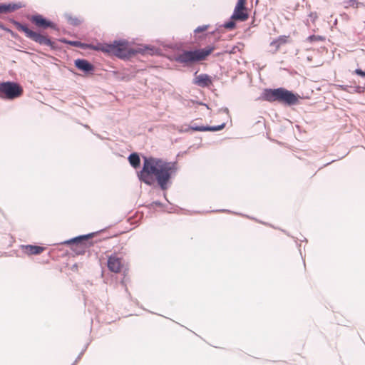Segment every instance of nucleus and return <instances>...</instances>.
<instances>
[{"label": "nucleus", "mask_w": 365, "mask_h": 365, "mask_svg": "<svg viewBox=\"0 0 365 365\" xmlns=\"http://www.w3.org/2000/svg\"><path fill=\"white\" fill-rule=\"evenodd\" d=\"M175 170L172 163L155 158H144L143 169L138 176L141 181L149 185L156 180L160 187L165 190Z\"/></svg>", "instance_id": "nucleus-1"}, {"label": "nucleus", "mask_w": 365, "mask_h": 365, "mask_svg": "<svg viewBox=\"0 0 365 365\" xmlns=\"http://www.w3.org/2000/svg\"><path fill=\"white\" fill-rule=\"evenodd\" d=\"M262 98L264 101L269 102L277 101L284 105L292 106L298 103L300 97L284 88H279L265 89L262 93Z\"/></svg>", "instance_id": "nucleus-2"}, {"label": "nucleus", "mask_w": 365, "mask_h": 365, "mask_svg": "<svg viewBox=\"0 0 365 365\" xmlns=\"http://www.w3.org/2000/svg\"><path fill=\"white\" fill-rule=\"evenodd\" d=\"M96 48L98 51L114 55L120 58H128L134 53L126 41H115L113 43H98V47Z\"/></svg>", "instance_id": "nucleus-3"}, {"label": "nucleus", "mask_w": 365, "mask_h": 365, "mask_svg": "<svg viewBox=\"0 0 365 365\" xmlns=\"http://www.w3.org/2000/svg\"><path fill=\"white\" fill-rule=\"evenodd\" d=\"M215 50V47L208 46L205 48L197 49L195 51H184L178 54L175 60L178 63L184 64H192L197 61L206 59Z\"/></svg>", "instance_id": "nucleus-4"}, {"label": "nucleus", "mask_w": 365, "mask_h": 365, "mask_svg": "<svg viewBox=\"0 0 365 365\" xmlns=\"http://www.w3.org/2000/svg\"><path fill=\"white\" fill-rule=\"evenodd\" d=\"M13 24L16 29L25 34V36L31 40L41 44L46 45L51 48H54V43L48 38V36L42 34L39 32L32 31L27 26L24 25L16 21H13Z\"/></svg>", "instance_id": "nucleus-5"}, {"label": "nucleus", "mask_w": 365, "mask_h": 365, "mask_svg": "<svg viewBox=\"0 0 365 365\" xmlns=\"http://www.w3.org/2000/svg\"><path fill=\"white\" fill-rule=\"evenodd\" d=\"M23 93V88L16 82L6 81L0 83L1 98L14 100L21 96Z\"/></svg>", "instance_id": "nucleus-6"}, {"label": "nucleus", "mask_w": 365, "mask_h": 365, "mask_svg": "<svg viewBox=\"0 0 365 365\" xmlns=\"http://www.w3.org/2000/svg\"><path fill=\"white\" fill-rule=\"evenodd\" d=\"M107 267L109 271L118 274L124 269L125 261L122 257L115 252L108 256Z\"/></svg>", "instance_id": "nucleus-7"}, {"label": "nucleus", "mask_w": 365, "mask_h": 365, "mask_svg": "<svg viewBox=\"0 0 365 365\" xmlns=\"http://www.w3.org/2000/svg\"><path fill=\"white\" fill-rule=\"evenodd\" d=\"M29 19L32 24L39 29H56V27L54 23L47 20L43 16L39 14L31 16Z\"/></svg>", "instance_id": "nucleus-8"}, {"label": "nucleus", "mask_w": 365, "mask_h": 365, "mask_svg": "<svg viewBox=\"0 0 365 365\" xmlns=\"http://www.w3.org/2000/svg\"><path fill=\"white\" fill-rule=\"evenodd\" d=\"M289 42V36H280L277 39L272 41L270 44V52L276 53L282 46L286 45Z\"/></svg>", "instance_id": "nucleus-9"}, {"label": "nucleus", "mask_w": 365, "mask_h": 365, "mask_svg": "<svg viewBox=\"0 0 365 365\" xmlns=\"http://www.w3.org/2000/svg\"><path fill=\"white\" fill-rule=\"evenodd\" d=\"M23 252L28 255H39L45 250V247L37 245H22Z\"/></svg>", "instance_id": "nucleus-10"}, {"label": "nucleus", "mask_w": 365, "mask_h": 365, "mask_svg": "<svg viewBox=\"0 0 365 365\" xmlns=\"http://www.w3.org/2000/svg\"><path fill=\"white\" fill-rule=\"evenodd\" d=\"M249 18V14L247 9L235 8L234 12L231 16V19L240 21H245Z\"/></svg>", "instance_id": "nucleus-11"}, {"label": "nucleus", "mask_w": 365, "mask_h": 365, "mask_svg": "<svg viewBox=\"0 0 365 365\" xmlns=\"http://www.w3.org/2000/svg\"><path fill=\"white\" fill-rule=\"evenodd\" d=\"M75 66L81 71L90 72L93 71L94 66L85 59H77L75 61Z\"/></svg>", "instance_id": "nucleus-12"}, {"label": "nucleus", "mask_w": 365, "mask_h": 365, "mask_svg": "<svg viewBox=\"0 0 365 365\" xmlns=\"http://www.w3.org/2000/svg\"><path fill=\"white\" fill-rule=\"evenodd\" d=\"M225 127V123L217 126H191L190 130L195 131H218Z\"/></svg>", "instance_id": "nucleus-13"}, {"label": "nucleus", "mask_w": 365, "mask_h": 365, "mask_svg": "<svg viewBox=\"0 0 365 365\" xmlns=\"http://www.w3.org/2000/svg\"><path fill=\"white\" fill-rule=\"evenodd\" d=\"M195 83L200 86L206 87L212 84V80L208 75L200 74L196 76Z\"/></svg>", "instance_id": "nucleus-14"}, {"label": "nucleus", "mask_w": 365, "mask_h": 365, "mask_svg": "<svg viewBox=\"0 0 365 365\" xmlns=\"http://www.w3.org/2000/svg\"><path fill=\"white\" fill-rule=\"evenodd\" d=\"M21 8V5L19 4H0V13L11 12L16 11Z\"/></svg>", "instance_id": "nucleus-15"}, {"label": "nucleus", "mask_w": 365, "mask_h": 365, "mask_svg": "<svg viewBox=\"0 0 365 365\" xmlns=\"http://www.w3.org/2000/svg\"><path fill=\"white\" fill-rule=\"evenodd\" d=\"M69 43L72 46L80 47L81 48H89L91 50L96 51V48L98 47V43L96 44H87V43H83L80 41H70Z\"/></svg>", "instance_id": "nucleus-16"}, {"label": "nucleus", "mask_w": 365, "mask_h": 365, "mask_svg": "<svg viewBox=\"0 0 365 365\" xmlns=\"http://www.w3.org/2000/svg\"><path fill=\"white\" fill-rule=\"evenodd\" d=\"M128 160L130 164L134 168H137L140 166V160L139 155L134 153L129 155Z\"/></svg>", "instance_id": "nucleus-17"}, {"label": "nucleus", "mask_w": 365, "mask_h": 365, "mask_svg": "<svg viewBox=\"0 0 365 365\" xmlns=\"http://www.w3.org/2000/svg\"><path fill=\"white\" fill-rule=\"evenodd\" d=\"M91 235H85V236H80L78 237H76L75 239H73V240H68L67 242H66V244H71V243H74V242H76V243H79V245L81 246V247H82L83 250L85 249L86 246L84 245L83 241L88 239L89 237H91Z\"/></svg>", "instance_id": "nucleus-18"}, {"label": "nucleus", "mask_w": 365, "mask_h": 365, "mask_svg": "<svg viewBox=\"0 0 365 365\" xmlns=\"http://www.w3.org/2000/svg\"><path fill=\"white\" fill-rule=\"evenodd\" d=\"M308 41L310 42L316 41H324V38L321 36H315L312 35L308 37Z\"/></svg>", "instance_id": "nucleus-19"}, {"label": "nucleus", "mask_w": 365, "mask_h": 365, "mask_svg": "<svg viewBox=\"0 0 365 365\" xmlns=\"http://www.w3.org/2000/svg\"><path fill=\"white\" fill-rule=\"evenodd\" d=\"M246 3L247 0H238L235 7H237V9H247V8L245 7Z\"/></svg>", "instance_id": "nucleus-20"}, {"label": "nucleus", "mask_w": 365, "mask_h": 365, "mask_svg": "<svg viewBox=\"0 0 365 365\" xmlns=\"http://www.w3.org/2000/svg\"><path fill=\"white\" fill-rule=\"evenodd\" d=\"M235 20H232L229 21V22H227L224 25V27L227 29H233L235 28V23L234 21Z\"/></svg>", "instance_id": "nucleus-21"}, {"label": "nucleus", "mask_w": 365, "mask_h": 365, "mask_svg": "<svg viewBox=\"0 0 365 365\" xmlns=\"http://www.w3.org/2000/svg\"><path fill=\"white\" fill-rule=\"evenodd\" d=\"M208 27H209V26H207V25H203V26H198L195 30V33L197 34V33L205 31L208 29Z\"/></svg>", "instance_id": "nucleus-22"}, {"label": "nucleus", "mask_w": 365, "mask_h": 365, "mask_svg": "<svg viewBox=\"0 0 365 365\" xmlns=\"http://www.w3.org/2000/svg\"><path fill=\"white\" fill-rule=\"evenodd\" d=\"M309 18H310V20L312 21V23H315L316 21L318 19V15L316 12H311L309 15Z\"/></svg>", "instance_id": "nucleus-23"}, {"label": "nucleus", "mask_w": 365, "mask_h": 365, "mask_svg": "<svg viewBox=\"0 0 365 365\" xmlns=\"http://www.w3.org/2000/svg\"><path fill=\"white\" fill-rule=\"evenodd\" d=\"M354 73L359 76H363V77H365V71H363L361 69H356L354 71Z\"/></svg>", "instance_id": "nucleus-24"}, {"label": "nucleus", "mask_w": 365, "mask_h": 365, "mask_svg": "<svg viewBox=\"0 0 365 365\" xmlns=\"http://www.w3.org/2000/svg\"><path fill=\"white\" fill-rule=\"evenodd\" d=\"M340 87H341L343 90H346V88H345L343 86H340Z\"/></svg>", "instance_id": "nucleus-25"}, {"label": "nucleus", "mask_w": 365, "mask_h": 365, "mask_svg": "<svg viewBox=\"0 0 365 365\" xmlns=\"http://www.w3.org/2000/svg\"><path fill=\"white\" fill-rule=\"evenodd\" d=\"M0 27H1V28H2V26H0Z\"/></svg>", "instance_id": "nucleus-26"}]
</instances>
